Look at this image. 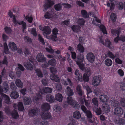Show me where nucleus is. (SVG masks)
I'll return each mask as SVG.
<instances>
[{
	"label": "nucleus",
	"instance_id": "nucleus-59",
	"mask_svg": "<svg viewBox=\"0 0 125 125\" xmlns=\"http://www.w3.org/2000/svg\"><path fill=\"white\" fill-rule=\"evenodd\" d=\"M120 88L123 91L125 90V83L124 82L121 83L120 84Z\"/></svg>",
	"mask_w": 125,
	"mask_h": 125
},
{
	"label": "nucleus",
	"instance_id": "nucleus-39",
	"mask_svg": "<svg viewBox=\"0 0 125 125\" xmlns=\"http://www.w3.org/2000/svg\"><path fill=\"white\" fill-rule=\"evenodd\" d=\"M18 24L19 25H22V31H24V30L26 28V23L23 21L18 22Z\"/></svg>",
	"mask_w": 125,
	"mask_h": 125
},
{
	"label": "nucleus",
	"instance_id": "nucleus-35",
	"mask_svg": "<svg viewBox=\"0 0 125 125\" xmlns=\"http://www.w3.org/2000/svg\"><path fill=\"white\" fill-rule=\"evenodd\" d=\"M99 28L104 34H107V33L105 26L103 25H101L99 26Z\"/></svg>",
	"mask_w": 125,
	"mask_h": 125
},
{
	"label": "nucleus",
	"instance_id": "nucleus-62",
	"mask_svg": "<svg viewBox=\"0 0 125 125\" xmlns=\"http://www.w3.org/2000/svg\"><path fill=\"white\" fill-rule=\"evenodd\" d=\"M7 60V58L6 56H4V59L2 61V63L3 64H7L8 63Z\"/></svg>",
	"mask_w": 125,
	"mask_h": 125
},
{
	"label": "nucleus",
	"instance_id": "nucleus-7",
	"mask_svg": "<svg viewBox=\"0 0 125 125\" xmlns=\"http://www.w3.org/2000/svg\"><path fill=\"white\" fill-rule=\"evenodd\" d=\"M36 58L37 61L40 62H45L46 61V59L44 57V55L41 53H38Z\"/></svg>",
	"mask_w": 125,
	"mask_h": 125
},
{
	"label": "nucleus",
	"instance_id": "nucleus-30",
	"mask_svg": "<svg viewBox=\"0 0 125 125\" xmlns=\"http://www.w3.org/2000/svg\"><path fill=\"white\" fill-rule=\"evenodd\" d=\"M116 6L117 7L118 9L120 10H122L123 8L124 5L123 3L121 2H118L116 3Z\"/></svg>",
	"mask_w": 125,
	"mask_h": 125
},
{
	"label": "nucleus",
	"instance_id": "nucleus-42",
	"mask_svg": "<svg viewBox=\"0 0 125 125\" xmlns=\"http://www.w3.org/2000/svg\"><path fill=\"white\" fill-rule=\"evenodd\" d=\"M116 121L117 123L119 125H124L125 123V120L122 118L118 119Z\"/></svg>",
	"mask_w": 125,
	"mask_h": 125
},
{
	"label": "nucleus",
	"instance_id": "nucleus-44",
	"mask_svg": "<svg viewBox=\"0 0 125 125\" xmlns=\"http://www.w3.org/2000/svg\"><path fill=\"white\" fill-rule=\"evenodd\" d=\"M23 52L25 56L28 55L30 53L29 49L26 47H25L24 48Z\"/></svg>",
	"mask_w": 125,
	"mask_h": 125
},
{
	"label": "nucleus",
	"instance_id": "nucleus-57",
	"mask_svg": "<svg viewBox=\"0 0 125 125\" xmlns=\"http://www.w3.org/2000/svg\"><path fill=\"white\" fill-rule=\"evenodd\" d=\"M71 53L72 59L73 60H75L76 58L77 59V56H76V54L75 52L71 51Z\"/></svg>",
	"mask_w": 125,
	"mask_h": 125
},
{
	"label": "nucleus",
	"instance_id": "nucleus-61",
	"mask_svg": "<svg viewBox=\"0 0 125 125\" xmlns=\"http://www.w3.org/2000/svg\"><path fill=\"white\" fill-rule=\"evenodd\" d=\"M31 34L34 36H36L37 35V34L36 32L35 28H33L31 31Z\"/></svg>",
	"mask_w": 125,
	"mask_h": 125
},
{
	"label": "nucleus",
	"instance_id": "nucleus-54",
	"mask_svg": "<svg viewBox=\"0 0 125 125\" xmlns=\"http://www.w3.org/2000/svg\"><path fill=\"white\" fill-rule=\"evenodd\" d=\"M115 62L116 63L120 64H121L123 63V61L118 57L115 59Z\"/></svg>",
	"mask_w": 125,
	"mask_h": 125
},
{
	"label": "nucleus",
	"instance_id": "nucleus-41",
	"mask_svg": "<svg viewBox=\"0 0 125 125\" xmlns=\"http://www.w3.org/2000/svg\"><path fill=\"white\" fill-rule=\"evenodd\" d=\"M89 79V76L87 74L84 73L82 78V81H84L85 82H88Z\"/></svg>",
	"mask_w": 125,
	"mask_h": 125
},
{
	"label": "nucleus",
	"instance_id": "nucleus-40",
	"mask_svg": "<svg viewBox=\"0 0 125 125\" xmlns=\"http://www.w3.org/2000/svg\"><path fill=\"white\" fill-rule=\"evenodd\" d=\"M35 71L37 75L39 77L41 78L42 77L43 74L42 72L40 69H37L35 70Z\"/></svg>",
	"mask_w": 125,
	"mask_h": 125
},
{
	"label": "nucleus",
	"instance_id": "nucleus-28",
	"mask_svg": "<svg viewBox=\"0 0 125 125\" xmlns=\"http://www.w3.org/2000/svg\"><path fill=\"white\" fill-rule=\"evenodd\" d=\"M15 83L16 86L18 87L22 88L23 86V84L21 81L19 79L16 80Z\"/></svg>",
	"mask_w": 125,
	"mask_h": 125
},
{
	"label": "nucleus",
	"instance_id": "nucleus-9",
	"mask_svg": "<svg viewBox=\"0 0 125 125\" xmlns=\"http://www.w3.org/2000/svg\"><path fill=\"white\" fill-rule=\"evenodd\" d=\"M71 28L73 32L78 33L80 31L81 28L79 25H73L71 27Z\"/></svg>",
	"mask_w": 125,
	"mask_h": 125
},
{
	"label": "nucleus",
	"instance_id": "nucleus-16",
	"mask_svg": "<svg viewBox=\"0 0 125 125\" xmlns=\"http://www.w3.org/2000/svg\"><path fill=\"white\" fill-rule=\"evenodd\" d=\"M50 104L47 103H43L42 105V109H50Z\"/></svg>",
	"mask_w": 125,
	"mask_h": 125
},
{
	"label": "nucleus",
	"instance_id": "nucleus-58",
	"mask_svg": "<svg viewBox=\"0 0 125 125\" xmlns=\"http://www.w3.org/2000/svg\"><path fill=\"white\" fill-rule=\"evenodd\" d=\"M12 17L13 19L12 21L13 23L15 25H16L17 24H18V22H20L16 20V17L15 15H14Z\"/></svg>",
	"mask_w": 125,
	"mask_h": 125
},
{
	"label": "nucleus",
	"instance_id": "nucleus-5",
	"mask_svg": "<svg viewBox=\"0 0 125 125\" xmlns=\"http://www.w3.org/2000/svg\"><path fill=\"white\" fill-rule=\"evenodd\" d=\"M86 57L88 61L91 63H92L95 61V55L92 52L88 53L87 54Z\"/></svg>",
	"mask_w": 125,
	"mask_h": 125
},
{
	"label": "nucleus",
	"instance_id": "nucleus-64",
	"mask_svg": "<svg viewBox=\"0 0 125 125\" xmlns=\"http://www.w3.org/2000/svg\"><path fill=\"white\" fill-rule=\"evenodd\" d=\"M121 105L123 107H125V99L122 98L121 101Z\"/></svg>",
	"mask_w": 125,
	"mask_h": 125
},
{
	"label": "nucleus",
	"instance_id": "nucleus-25",
	"mask_svg": "<svg viewBox=\"0 0 125 125\" xmlns=\"http://www.w3.org/2000/svg\"><path fill=\"white\" fill-rule=\"evenodd\" d=\"M10 96L12 98L16 99L19 97L18 93L17 92H12L10 94Z\"/></svg>",
	"mask_w": 125,
	"mask_h": 125
},
{
	"label": "nucleus",
	"instance_id": "nucleus-1",
	"mask_svg": "<svg viewBox=\"0 0 125 125\" xmlns=\"http://www.w3.org/2000/svg\"><path fill=\"white\" fill-rule=\"evenodd\" d=\"M84 60V55L83 54L80 53L77 55L76 63L80 68L82 70L84 69V65L83 63Z\"/></svg>",
	"mask_w": 125,
	"mask_h": 125
},
{
	"label": "nucleus",
	"instance_id": "nucleus-49",
	"mask_svg": "<svg viewBox=\"0 0 125 125\" xmlns=\"http://www.w3.org/2000/svg\"><path fill=\"white\" fill-rule=\"evenodd\" d=\"M55 59H52L49 60L48 61V63L49 65H51L52 66L54 65H55Z\"/></svg>",
	"mask_w": 125,
	"mask_h": 125
},
{
	"label": "nucleus",
	"instance_id": "nucleus-3",
	"mask_svg": "<svg viewBox=\"0 0 125 125\" xmlns=\"http://www.w3.org/2000/svg\"><path fill=\"white\" fill-rule=\"evenodd\" d=\"M45 110L41 113V116L42 118L43 119H48L51 118V116L50 113L48 112L49 110Z\"/></svg>",
	"mask_w": 125,
	"mask_h": 125
},
{
	"label": "nucleus",
	"instance_id": "nucleus-17",
	"mask_svg": "<svg viewBox=\"0 0 125 125\" xmlns=\"http://www.w3.org/2000/svg\"><path fill=\"white\" fill-rule=\"evenodd\" d=\"M50 78L51 80H52L56 82H59L60 79L58 77V76L55 74H52L50 76Z\"/></svg>",
	"mask_w": 125,
	"mask_h": 125
},
{
	"label": "nucleus",
	"instance_id": "nucleus-6",
	"mask_svg": "<svg viewBox=\"0 0 125 125\" xmlns=\"http://www.w3.org/2000/svg\"><path fill=\"white\" fill-rule=\"evenodd\" d=\"M101 81V76H100L94 77L92 80V84L94 86L99 85Z\"/></svg>",
	"mask_w": 125,
	"mask_h": 125
},
{
	"label": "nucleus",
	"instance_id": "nucleus-34",
	"mask_svg": "<svg viewBox=\"0 0 125 125\" xmlns=\"http://www.w3.org/2000/svg\"><path fill=\"white\" fill-rule=\"evenodd\" d=\"M73 115L74 118L77 119H79L81 117L80 113L77 111H75L73 113Z\"/></svg>",
	"mask_w": 125,
	"mask_h": 125
},
{
	"label": "nucleus",
	"instance_id": "nucleus-20",
	"mask_svg": "<svg viewBox=\"0 0 125 125\" xmlns=\"http://www.w3.org/2000/svg\"><path fill=\"white\" fill-rule=\"evenodd\" d=\"M62 4L60 3H58L55 5L54 6V8L55 10L57 11H60L62 9Z\"/></svg>",
	"mask_w": 125,
	"mask_h": 125
},
{
	"label": "nucleus",
	"instance_id": "nucleus-32",
	"mask_svg": "<svg viewBox=\"0 0 125 125\" xmlns=\"http://www.w3.org/2000/svg\"><path fill=\"white\" fill-rule=\"evenodd\" d=\"M67 93L68 95L70 96L73 95V90L69 86H67L66 88Z\"/></svg>",
	"mask_w": 125,
	"mask_h": 125
},
{
	"label": "nucleus",
	"instance_id": "nucleus-4",
	"mask_svg": "<svg viewBox=\"0 0 125 125\" xmlns=\"http://www.w3.org/2000/svg\"><path fill=\"white\" fill-rule=\"evenodd\" d=\"M83 112L86 113V115L87 117V120L88 121L91 123H93L94 121L92 120L93 116L92 113L89 111L88 110H82Z\"/></svg>",
	"mask_w": 125,
	"mask_h": 125
},
{
	"label": "nucleus",
	"instance_id": "nucleus-51",
	"mask_svg": "<svg viewBox=\"0 0 125 125\" xmlns=\"http://www.w3.org/2000/svg\"><path fill=\"white\" fill-rule=\"evenodd\" d=\"M24 40L26 41L27 42L29 43H31L32 42L31 38L27 36H26L24 38Z\"/></svg>",
	"mask_w": 125,
	"mask_h": 125
},
{
	"label": "nucleus",
	"instance_id": "nucleus-13",
	"mask_svg": "<svg viewBox=\"0 0 125 125\" xmlns=\"http://www.w3.org/2000/svg\"><path fill=\"white\" fill-rule=\"evenodd\" d=\"M24 65L27 70H32L33 66L30 62L27 61L24 64Z\"/></svg>",
	"mask_w": 125,
	"mask_h": 125
},
{
	"label": "nucleus",
	"instance_id": "nucleus-21",
	"mask_svg": "<svg viewBox=\"0 0 125 125\" xmlns=\"http://www.w3.org/2000/svg\"><path fill=\"white\" fill-rule=\"evenodd\" d=\"M104 63L107 66H110L112 65L113 62L110 59L107 58L105 60Z\"/></svg>",
	"mask_w": 125,
	"mask_h": 125
},
{
	"label": "nucleus",
	"instance_id": "nucleus-55",
	"mask_svg": "<svg viewBox=\"0 0 125 125\" xmlns=\"http://www.w3.org/2000/svg\"><path fill=\"white\" fill-rule=\"evenodd\" d=\"M42 95L40 94H37L36 96L35 97V100L36 101H38L42 98Z\"/></svg>",
	"mask_w": 125,
	"mask_h": 125
},
{
	"label": "nucleus",
	"instance_id": "nucleus-36",
	"mask_svg": "<svg viewBox=\"0 0 125 125\" xmlns=\"http://www.w3.org/2000/svg\"><path fill=\"white\" fill-rule=\"evenodd\" d=\"M111 33L112 36H115L119 35L120 32L118 30L116 29H112L111 30Z\"/></svg>",
	"mask_w": 125,
	"mask_h": 125
},
{
	"label": "nucleus",
	"instance_id": "nucleus-60",
	"mask_svg": "<svg viewBox=\"0 0 125 125\" xmlns=\"http://www.w3.org/2000/svg\"><path fill=\"white\" fill-rule=\"evenodd\" d=\"M52 32L53 35L57 36L58 32V30L57 28H55L53 29Z\"/></svg>",
	"mask_w": 125,
	"mask_h": 125
},
{
	"label": "nucleus",
	"instance_id": "nucleus-56",
	"mask_svg": "<svg viewBox=\"0 0 125 125\" xmlns=\"http://www.w3.org/2000/svg\"><path fill=\"white\" fill-rule=\"evenodd\" d=\"M76 3L78 5L79 7H84V4L80 1H76Z\"/></svg>",
	"mask_w": 125,
	"mask_h": 125
},
{
	"label": "nucleus",
	"instance_id": "nucleus-47",
	"mask_svg": "<svg viewBox=\"0 0 125 125\" xmlns=\"http://www.w3.org/2000/svg\"><path fill=\"white\" fill-rule=\"evenodd\" d=\"M10 88L12 91H14L16 90V87L14 83L13 82H11L10 84Z\"/></svg>",
	"mask_w": 125,
	"mask_h": 125
},
{
	"label": "nucleus",
	"instance_id": "nucleus-37",
	"mask_svg": "<svg viewBox=\"0 0 125 125\" xmlns=\"http://www.w3.org/2000/svg\"><path fill=\"white\" fill-rule=\"evenodd\" d=\"M6 33L7 34H10L11 33L12 30L10 27L6 26L4 28Z\"/></svg>",
	"mask_w": 125,
	"mask_h": 125
},
{
	"label": "nucleus",
	"instance_id": "nucleus-43",
	"mask_svg": "<svg viewBox=\"0 0 125 125\" xmlns=\"http://www.w3.org/2000/svg\"><path fill=\"white\" fill-rule=\"evenodd\" d=\"M110 18L112 22H115L116 19V15L114 13H112L110 15Z\"/></svg>",
	"mask_w": 125,
	"mask_h": 125
},
{
	"label": "nucleus",
	"instance_id": "nucleus-22",
	"mask_svg": "<svg viewBox=\"0 0 125 125\" xmlns=\"http://www.w3.org/2000/svg\"><path fill=\"white\" fill-rule=\"evenodd\" d=\"M63 96L62 94L58 93L56 94L55 96V99L59 102H61L62 100Z\"/></svg>",
	"mask_w": 125,
	"mask_h": 125
},
{
	"label": "nucleus",
	"instance_id": "nucleus-31",
	"mask_svg": "<svg viewBox=\"0 0 125 125\" xmlns=\"http://www.w3.org/2000/svg\"><path fill=\"white\" fill-rule=\"evenodd\" d=\"M85 21L83 18H79L77 21V23L80 26H83L85 23Z\"/></svg>",
	"mask_w": 125,
	"mask_h": 125
},
{
	"label": "nucleus",
	"instance_id": "nucleus-10",
	"mask_svg": "<svg viewBox=\"0 0 125 125\" xmlns=\"http://www.w3.org/2000/svg\"><path fill=\"white\" fill-rule=\"evenodd\" d=\"M46 100L47 102L52 103L54 102L55 99L54 96L51 94H48L46 96Z\"/></svg>",
	"mask_w": 125,
	"mask_h": 125
},
{
	"label": "nucleus",
	"instance_id": "nucleus-19",
	"mask_svg": "<svg viewBox=\"0 0 125 125\" xmlns=\"http://www.w3.org/2000/svg\"><path fill=\"white\" fill-rule=\"evenodd\" d=\"M112 45L111 42L110 40L108 39H106L105 40V42H104L103 45L109 48L110 49H112L111 47V45Z\"/></svg>",
	"mask_w": 125,
	"mask_h": 125
},
{
	"label": "nucleus",
	"instance_id": "nucleus-52",
	"mask_svg": "<svg viewBox=\"0 0 125 125\" xmlns=\"http://www.w3.org/2000/svg\"><path fill=\"white\" fill-rule=\"evenodd\" d=\"M25 18L29 23H31L32 21L33 18L32 17H29L28 15H27L26 16Z\"/></svg>",
	"mask_w": 125,
	"mask_h": 125
},
{
	"label": "nucleus",
	"instance_id": "nucleus-12",
	"mask_svg": "<svg viewBox=\"0 0 125 125\" xmlns=\"http://www.w3.org/2000/svg\"><path fill=\"white\" fill-rule=\"evenodd\" d=\"M9 48L13 51H16L17 46L14 42H10L8 45Z\"/></svg>",
	"mask_w": 125,
	"mask_h": 125
},
{
	"label": "nucleus",
	"instance_id": "nucleus-29",
	"mask_svg": "<svg viewBox=\"0 0 125 125\" xmlns=\"http://www.w3.org/2000/svg\"><path fill=\"white\" fill-rule=\"evenodd\" d=\"M42 91L43 93H50L52 91V89L49 87H45L42 89Z\"/></svg>",
	"mask_w": 125,
	"mask_h": 125
},
{
	"label": "nucleus",
	"instance_id": "nucleus-24",
	"mask_svg": "<svg viewBox=\"0 0 125 125\" xmlns=\"http://www.w3.org/2000/svg\"><path fill=\"white\" fill-rule=\"evenodd\" d=\"M99 99L101 102H105L107 101L108 98L106 95H101L99 96Z\"/></svg>",
	"mask_w": 125,
	"mask_h": 125
},
{
	"label": "nucleus",
	"instance_id": "nucleus-53",
	"mask_svg": "<svg viewBox=\"0 0 125 125\" xmlns=\"http://www.w3.org/2000/svg\"><path fill=\"white\" fill-rule=\"evenodd\" d=\"M38 40L39 41L41 42L42 44H45V42L44 39L42 38V37L40 34L38 35Z\"/></svg>",
	"mask_w": 125,
	"mask_h": 125
},
{
	"label": "nucleus",
	"instance_id": "nucleus-18",
	"mask_svg": "<svg viewBox=\"0 0 125 125\" xmlns=\"http://www.w3.org/2000/svg\"><path fill=\"white\" fill-rule=\"evenodd\" d=\"M77 92L79 95L82 96L83 95V92L81 86L80 85H78L76 87Z\"/></svg>",
	"mask_w": 125,
	"mask_h": 125
},
{
	"label": "nucleus",
	"instance_id": "nucleus-8",
	"mask_svg": "<svg viewBox=\"0 0 125 125\" xmlns=\"http://www.w3.org/2000/svg\"><path fill=\"white\" fill-rule=\"evenodd\" d=\"M40 110H29L28 115L30 117H34V116H37L39 114Z\"/></svg>",
	"mask_w": 125,
	"mask_h": 125
},
{
	"label": "nucleus",
	"instance_id": "nucleus-46",
	"mask_svg": "<svg viewBox=\"0 0 125 125\" xmlns=\"http://www.w3.org/2000/svg\"><path fill=\"white\" fill-rule=\"evenodd\" d=\"M92 103L94 105L98 106V102L97 98H94L92 100Z\"/></svg>",
	"mask_w": 125,
	"mask_h": 125
},
{
	"label": "nucleus",
	"instance_id": "nucleus-26",
	"mask_svg": "<svg viewBox=\"0 0 125 125\" xmlns=\"http://www.w3.org/2000/svg\"><path fill=\"white\" fill-rule=\"evenodd\" d=\"M2 98L4 99L5 102L7 104L9 103L10 99L9 97L5 94H3L1 96Z\"/></svg>",
	"mask_w": 125,
	"mask_h": 125
},
{
	"label": "nucleus",
	"instance_id": "nucleus-14",
	"mask_svg": "<svg viewBox=\"0 0 125 125\" xmlns=\"http://www.w3.org/2000/svg\"><path fill=\"white\" fill-rule=\"evenodd\" d=\"M23 99L24 104L25 105H29L31 104V98L25 96L23 97Z\"/></svg>",
	"mask_w": 125,
	"mask_h": 125
},
{
	"label": "nucleus",
	"instance_id": "nucleus-38",
	"mask_svg": "<svg viewBox=\"0 0 125 125\" xmlns=\"http://www.w3.org/2000/svg\"><path fill=\"white\" fill-rule=\"evenodd\" d=\"M71 105L76 109H79L80 107V105L78 102L75 101H73Z\"/></svg>",
	"mask_w": 125,
	"mask_h": 125
},
{
	"label": "nucleus",
	"instance_id": "nucleus-27",
	"mask_svg": "<svg viewBox=\"0 0 125 125\" xmlns=\"http://www.w3.org/2000/svg\"><path fill=\"white\" fill-rule=\"evenodd\" d=\"M81 13L82 17L85 19L89 17L88 14L85 10H81Z\"/></svg>",
	"mask_w": 125,
	"mask_h": 125
},
{
	"label": "nucleus",
	"instance_id": "nucleus-50",
	"mask_svg": "<svg viewBox=\"0 0 125 125\" xmlns=\"http://www.w3.org/2000/svg\"><path fill=\"white\" fill-rule=\"evenodd\" d=\"M67 99L68 103L70 105L74 101L72 100V98L71 97H68L67 98Z\"/></svg>",
	"mask_w": 125,
	"mask_h": 125
},
{
	"label": "nucleus",
	"instance_id": "nucleus-33",
	"mask_svg": "<svg viewBox=\"0 0 125 125\" xmlns=\"http://www.w3.org/2000/svg\"><path fill=\"white\" fill-rule=\"evenodd\" d=\"M124 112V110H114V113L117 116H120L122 115Z\"/></svg>",
	"mask_w": 125,
	"mask_h": 125
},
{
	"label": "nucleus",
	"instance_id": "nucleus-63",
	"mask_svg": "<svg viewBox=\"0 0 125 125\" xmlns=\"http://www.w3.org/2000/svg\"><path fill=\"white\" fill-rule=\"evenodd\" d=\"M62 5L64 6L65 8H70L71 7V5L68 3H63L62 4Z\"/></svg>",
	"mask_w": 125,
	"mask_h": 125
},
{
	"label": "nucleus",
	"instance_id": "nucleus-11",
	"mask_svg": "<svg viewBox=\"0 0 125 125\" xmlns=\"http://www.w3.org/2000/svg\"><path fill=\"white\" fill-rule=\"evenodd\" d=\"M42 31L44 32L43 34L48 35L50 34L51 30L50 27L48 26H45L43 27Z\"/></svg>",
	"mask_w": 125,
	"mask_h": 125
},
{
	"label": "nucleus",
	"instance_id": "nucleus-15",
	"mask_svg": "<svg viewBox=\"0 0 125 125\" xmlns=\"http://www.w3.org/2000/svg\"><path fill=\"white\" fill-rule=\"evenodd\" d=\"M116 55L117 54H116V55H115L111 52L109 51L105 55V57H109L113 60L116 57Z\"/></svg>",
	"mask_w": 125,
	"mask_h": 125
},
{
	"label": "nucleus",
	"instance_id": "nucleus-45",
	"mask_svg": "<svg viewBox=\"0 0 125 125\" xmlns=\"http://www.w3.org/2000/svg\"><path fill=\"white\" fill-rule=\"evenodd\" d=\"M50 70L51 72L52 73V74H55L57 73V70L55 68L53 67H51L50 68Z\"/></svg>",
	"mask_w": 125,
	"mask_h": 125
},
{
	"label": "nucleus",
	"instance_id": "nucleus-23",
	"mask_svg": "<svg viewBox=\"0 0 125 125\" xmlns=\"http://www.w3.org/2000/svg\"><path fill=\"white\" fill-rule=\"evenodd\" d=\"M77 50L80 53H83L84 51V48L83 45L80 43H79L77 46Z\"/></svg>",
	"mask_w": 125,
	"mask_h": 125
},
{
	"label": "nucleus",
	"instance_id": "nucleus-48",
	"mask_svg": "<svg viewBox=\"0 0 125 125\" xmlns=\"http://www.w3.org/2000/svg\"><path fill=\"white\" fill-rule=\"evenodd\" d=\"M18 109H24L22 103L19 102L17 104Z\"/></svg>",
	"mask_w": 125,
	"mask_h": 125
},
{
	"label": "nucleus",
	"instance_id": "nucleus-2",
	"mask_svg": "<svg viewBox=\"0 0 125 125\" xmlns=\"http://www.w3.org/2000/svg\"><path fill=\"white\" fill-rule=\"evenodd\" d=\"M5 112L9 115H10L14 119H16L19 117V115L18 114L17 110H13L12 112H11L10 110H4Z\"/></svg>",
	"mask_w": 125,
	"mask_h": 125
}]
</instances>
